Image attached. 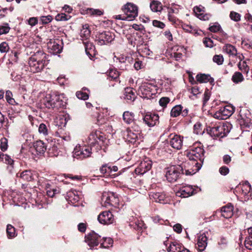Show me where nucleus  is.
I'll return each instance as SVG.
<instances>
[{
  "label": "nucleus",
  "instance_id": "obj_62",
  "mask_svg": "<svg viewBox=\"0 0 252 252\" xmlns=\"http://www.w3.org/2000/svg\"><path fill=\"white\" fill-rule=\"evenodd\" d=\"M153 25L154 26L160 29H163L165 27V24L163 22L158 20H154L153 21Z\"/></svg>",
  "mask_w": 252,
  "mask_h": 252
},
{
  "label": "nucleus",
  "instance_id": "obj_29",
  "mask_svg": "<svg viewBox=\"0 0 252 252\" xmlns=\"http://www.w3.org/2000/svg\"><path fill=\"white\" fill-rule=\"evenodd\" d=\"M124 95L125 99L130 101H133L136 97L135 93L132 90V88H126L125 90Z\"/></svg>",
  "mask_w": 252,
  "mask_h": 252
},
{
  "label": "nucleus",
  "instance_id": "obj_60",
  "mask_svg": "<svg viewBox=\"0 0 252 252\" xmlns=\"http://www.w3.org/2000/svg\"><path fill=\"white\" fill-rule=\"evenodd\" d=\"M109 76L112 79H115L119 77V74L117 70L112 69L109 72Z\"/></svg>",
  "mask_w": 252,
  "mask_h": 252
},
{
  "label": "nucleus",
  "instance_id": "obj_21",
  "mask_svg": "<svg viewBox=\"0 0 252 252\" xmlns=\"http://www.w3.org/2000/svg\"><path fill=\"white\" fill-rule=\"evenodd\" d=\"M65 199L72 204L76 203L79 200L78 191L72 189L69 190L66 193Z\"/></svg>",
  "mask_w": 252,
  "mask_h": 252
},
{
  "label": "nucleus",
  "instance_id": "obj_59",
  "mask_svg": "<svg viewBox=\"0 0 252 252\" xmlns=\"http://www.w3.org/2000/svg\"><path fill=\"white\" fill-rule=\"evenodd\" d=\"M229 172V168L225 166H222L219 169V172L222 175H226L227 174H228Z\"/></svg>",
  "mask_w": 252,
  "mask_h": 252
},
{
  "label": "nucleus",
  "instance_id": "obj_40",
  "mask_svg": "<svg viewBox=\"0 0 252 252\" xmlns=\"http://www.w3.org/2000/svg\"><path fill=\"white\" fill-rule=\"evenodd\" d=\"M203 7H200L199 6H196L194 8L193 11L195 13L196 16L201 20H205L204 17L203 15V13H202L203 11Z\"/></svg>",
  "mask_w": 252,
  "mask_h": 252
},
{
  "label": "nucleus",
  "instance_id": "obj_48",
  "mask_svg": "<svg viewBox=\"0 0 252 252\" xmlns=\"http://www.w3.org/2000/svg\"><path fill=\"white\" fill-rule=\"evenodd\" d=\"M229 16L231 20L235 22H238L241 20V15L234 11H231L230 13Z\"/></svg>",
  "mask_w": 252,
  "mask_h": 252
},
{
  "label": "nucleus",
  "instance_id": "obj_26",
  "mask_svg": "<svg viewBox=\"0 0 252 252\" xmlns=\"http://www.w3.org/2000/svg\"><path fill=\"white\" fill-rule=\"evenodd\" d=\"M223 51L229 56L235 57L237 54V51L235 46L230 44H226L223 47Z\"/></svg>",
  "mask_w": 252,
  "mask_h": 252
},
{
  "label": "nucleus",
  "instance_id": "obj_27",
  "mask_svg": "<svg viewBox=\"0 0 252 252\" xmlns=\"http://www.w3.org/2000/svg\"><path fill=\"white\" fill-rule=\"evenodd\" d=\"M196 79L201 83L210 82L212 84L214 81V79L210 75L205 74H197Z\"/></svg>",
  "mask_w": 252,
  "mask_h": 252
},
{
  "label": "nucleus",
  "instance_id": "obj_51",
  "mask_svg": "<svg viewBox=\"0 0 252 252\" xmlns=\"http://www.w3.org/2000/svg\"><path fill=\"white\" fill-rule=\"evenodd\" d=\"M213 60L218 65H221L223 62V57L221 55H216L214 56Z\"/></svg>",
  "mask_w": 252,
  "mask_h": 252
},
{
  "label": "nucleus",
  "instance_id": "obj_5",
  "mask_svg": "<svg viewBox=\"0 0 252 252\" xmlns=\"http://www.w3.org/2000/svg\"><path fill=\"white\" fill-rule=\"evenodd\" d=\"M156 93L157 86L151 83L143 82L138 89V94L144 98L150 99Z\"/></svg>",
  "mask_w": 252,
  "mask_h": 252
},
{
  "label": "nucleus",
  "instance_id": "obj_37",
  "mask_svg": "<svg viewBox=\"0 0 252 252\" xmlns=\"http://www.w3.org/2000/svg\"><path fill=\"white\" fill-rule=\"evenodd\" d=\"M244 78L242 74L240 72H235L232 77V80L235 83L242 82Z\"/></svg>",
  "mask_w": 252,
  "mask_h": 252
},
{
  "label": "nucleus",
  "instance_id": "obj_58",
  "mask_svg": "<svg viewBox=\"0 0 252 252\" xmlns=\"http://www.w3.org/2000/svg\"><path fill=\"white\" fill-rule=\"evenodd\" d=\"M203 105H204L208 101V100L210 98V92L209 91L208 89H206L204 94H203Z\"/></svg>",
  "mask_w": 252,
  "mask_h": 252
},
{
  "label": "nucleus",
  "instance_id": "obj_31",
  "mask_svg": "<svg viewBox=\"0 0 252 252\" xmlns=\"http://www.w3.org/2000/svg\"><path fill=\"white\" fill-rule=\"evenodd\" d=\"M184 247L182 244L176 241L170 243L168 248V252H181V249Z\"/></svg>",
  "mask_w": 252,
  "mask_h": 252
},
{
  "label": "nucleus",
  "instance_id": "obj_28",
  "mask_svg": "<svg viewBox=\"0 0 252 252\" xmlns=\"http://www.w3.org/2000/svg\"><path fill=\"white\" fill-rule=\"evenodd\" d=\"M33 146L37 154H43L46 150L45 143L41 140L34 142Z\"/></svg>",
  "mask_w": 252,
  "mask_h": 252
},
{
  "label": "nucleus",
  "instance_id": "obj_10",
  "mask_svg": "<svg viewBox=\"0 0 252 252\" xmlns=\"http://www.w3.org/2000/svg\"><path fill=\"white\" fill-rule=\"evenodd\" d=\"M234 111V107L231 105H226L220 107L214 115L215 118L219 120H225L231 116Z\"/></svg>",
  "mask_w": 252,
  "mask_h": 252
},
{
  "label": "nucleus",
  "instance_id": "obj_50",
  "mask_svg": "<svg viewBox=\"0 0 252 252\" xmlns=\"http://www.w3.org/2000/svg\"><path fill=\"white\" fill-rule=\"evenodd\" d=\"M251 189V186L248 182L246 183L243 185L242 191L243 194L245 195L248 194L250 192Z\"/></svg>",
  "mask_w": 252,
  "mask_h": 252
},
{
  "label": "nucleus",
  "instance_id": "obj_42",
  "mask_svg": "<svg viewBox=\"0 0 252 252\" xmlns=\"http://www.w3.org/2000/svg\"><path fill=\"white\" fill-rule=\"evenodd\" d=\"M5 99L7 102L11 105H14L16 102L13 98V94L11 91H7L5 93Z\"/></svg>",
  "mask_w": 252,
  "mask_h": 252
},
{
  "label": "nucleus",
  "instance_id": "obj_7",
  "mask_svg": "<svg viewBox=\"0 0 252 252\" xmlns=\"http://www.w3.org/2000/svg\"><path fill=\"white\" fill-rule=\"evenodd\" d=\"M182 167V174L186 175H192L197 172L201 168V164L198 162H194L189 161H186L182 163L180 165H178Z\"/></svg>",
  "mask_w": 252,
  "mask_h": 252
},
{
  "label": "nucleus",
  "instance_id": "obj_34",
  "mask_svg": "<svg viewBox=\"0 0 252 252\" xmlns=\"http://www.w3.org/2000/svg\"><path fill=\"white\" fill-rule=\"evenodd\" d=\"M38 132L44 136L48 135L50 133L49 126L44 123H41L38 126Z\"/></svg>",
  "mask_w": 252,
  "mask_h": 252
},
{
  "label": "nucleus",
  "instance_id": "obj_56",
  "mask_svg": "<svg viewBox=\"0 0 252 252\" xmlns=\"http://www.w3.org/2000/svg\"><path fill=\"white\" fill-rule=\"evenodd\" d=\"M245 246L249 250H252V237L246 238L245 241Z\"/></svg>",
  "mask_w": 252,
  "mask_h": 252
},
{
  "label": "nucleus",
  "instance_id": "obj_25",
  "mask_svg": "<svg viewBox=\"0 0 252 252\" xmlns=\"http://www.w3.org/2000/svg\"><path fill=\"white\" fill-rule=\"evenodd\" d=\"M86 54L90 58L93 57L94 52V46L93 44L89 41H83Z\"/></svg>",
  "mask_w": 252,
  "mask_h": 252
},
{
  "label": "nucleus",
  "instance_id": "obj_16",
  "mask_svg": "<svg viewBox=\"0 0 252 252\" xmlns=\"http://www.w3.org/2000/svg\"><path fill=\"white\" fill-rule=\"evenodd\" d=\"M196 193L192 186L190 185H186L183 186L180 188L179 190L177 192V196L181 197H188Z\"/></svg>",
  "mask_w": 252,
  "mask_h": 252
},
{
  "label": "nucleus",
  "instance_id": "obj_39",
  "mask_svg": "<svg viewBox=\"0 0 252 252\" xmlns=\"http://www.w3.org/2000/svg\"><path fill=\"white\" fill-rule=\"evenodd\" d=\"M6 233L9 238H14L16 236L15 229L11 224H8L6 227Z\"/></svg>",
  "mask_w": 252,
  "mask_h": 252
},
{
  "label": "nucleus",
  "instance_id": "obj_8",
  "mask_svg": "<svg viewBox=\"0 0 252 252\" xmlns=\"http://www.w3.org/2000/svg\"><path fill=\"white\" fill-rule=\"evenodd\" d=\"M122 10L126 15L127 21H132L138 16V7L132 3H126Z\"/></svg>",
  "mask_w": 252,
  "mask_h": 252
},
{
  "label": "nucleus",
  "instance_id": "obj_2",
  "mask_svg": "<svg viewBox=\"0 0 252 252\" xmlns=\"http://www.w3.org/2000/svg\"><path fill=\"white\" fill-rule=\"evenodd\" d=\"M47 55L42 51L34 53L29 60L30 70L33 73L41 72L46 65Z\"/></svg>",
  "mask_w": 252,
  "mask_h": 252
},
{
  "label": "nucleus",
  "instance_id": "obj_64",
  "mask_svg": "<svg viewBox=\"0 0 252 252\" xmlns=\"http://www.w3.org/2000/svg\"><path fill=\"white\" fill-rule=\"evenodd\" d=\"M168 19L170 22H172L174 24H176L178 20L173 13L171 14L168 13Z\"/></svg>",
  "mask_w": 252,
  "mask_h": 252
},
{
  "label": "nucleus",
  "instance_id": "obj_3",
  "mask_svg": "<svg viewBox=\"0 0 252 252\" xmlns=\"http://www.w3.org/2000/svg\"><path fill=\"white\" fill-rule=\"evenodd\" d=\"M62 98H63V94H47L41 100V103L48 108H59L64 106V101Z\"/></svg>",
  "mask_w": 252,
  "mask_h": 252
},
{
  "label": "nucleus",
  "instance_id": "obj_20",
  "mask_svg": "<svg viewBox=\"0 0 252 252\" xmlns=\"http://www.w3.org/2000/svg\"><path fill=\"white\" fill-rule=\"evenodd\" d=\"M208 238L205 233L200 234L197 239V247L199 252L203 251L207 245Z\"/></svg>",
  "mask_w": 252,
  "mask_h": 252
},
{
  "label": "nucleus",
  "instance_id": "obj_41",
  "mask_svg": "<svg viewBox=\"0 0 252 252\" xmlns=\"http://www.w3.org/2000/svg\"><path fill=\"white\" fill-rule=\"evenodd\" d=\"M87 13L90 15L98 16L102 15L103 12L97 9L88 8L87 9Z\"/></svg>",
  "mask_w": 252,
  "mask_h": 252
},
{
  "label": "nucleus",
  "instance_id": "obj_36",
  "mask_svg": "<svg viewBox=\"0 0 252 252\" xmlns=\"http://www.w3.org/2000/svg\"><path fill=\"white\" fill-rule=\"evenodd\" d=\"M150 8L153 12L160 11L162 9V4L158 1H153L150 4Z\"/></svg>",
  "mask_w": 252,
  "mask_h": 252
},
{
  "label": "nucleus",
  "instance_id": "obj_61",
  "mask_svg": "<svg viewBox=\"0 0 252 252\" xmlns=\"http://www.w3.org/2000/svg\"><path fill=\"white\" fill-rule=\"evenodd\" d=\"M154 199L156 202L163 203L162 201L164 200V196L159 193H156L154 196Z\"/></svg>",
  "mask_w": 252,
  "mask_h": 252
},
{
  "label": "nucleus",
  "instance_id": "obj_33",
  "mask_svg": "<svg viewBox=\"0 0 252 252\" xmlns=\"http://www.w3.org/2000/svg\"><path fill=\"white\" fill-rule=\"evenodd\" d=\"M1 159L4 163L8 165V167L10 168H12L13 167L14 160L9 155L1 154Z\"/></svg>",
  "mask_w": 252,
  "mask_h": 252
},
{
  "label": "nucleus",
  "instance_id": "obj_22",
  "mask_svg": "<svg viewBox=\"0 0 252 252\" xmlns=\"http://www.w3.org/2000/svg\"><path fill=\"white\" fill-rule=\"evenodd\" d=\"M124 134L126 135L127 140L131 143L135 142L140 136V133L132 131L130 128L126 129Z\"/></svg>",
  "mask_w": 252,
  "mask_h": 252
},
{
  "label": "nucleus",
  "instance_id": "obj_18",
  "mask_svg": "<svg viewBox=\"0 0 252 252\" xmlns=\"http://www.w3.org/2000/svg\"><path fill=\"white\" fill-rule=\"evenodd\" d=\"M170 145L177 150L181 149L183 146V137L177 134L170 135Z\"/></svg>",
  "mask_w": 252,
  "mask_h": 252
},
{
  "label": "nucleus",
  "instance_id": "obj_14",
  "mask_svg": "<svg viewBox=\"0 0 252 252\" xmlns=\"http://www.w3.org/2000/svg\"><path fill=\"white\" fill-rule=\"evenodd\" d=\"M100 236L94 231H92L85 237V242L92 249L94 247L97 246L100 243Z\"/></svg>",
  "mask_w": 252,
  "mask_h": 252
},
{
  "label": "nucleus",
  "instance_id": "obj_13",
  "mask_svg": "<svg viewBox=\"0 0 252 252\" xmlns=\"http://www.w3.org/2000/svg\"><path fill=\"white\" fill-rule=\"evenodd\" d=\"M101 199L104 202L105 207L108 205L115 206L119 203L118 198L114 193L112 192L103 193Z\"/></svg>",
  "mask_w": 252,
  "mask_h": 252
},
{
  "label": "nucleus",
  "instance_id": "obj_30",
  "mask_svg": "<svg viewBox=\"0 0 252 252\" xmlns=\"http://www.w3.org/2000/svg\"><path fill=\"white\" fill-rule=\"evenodd\" d=\"M134 114L133 112L125 111L123 114V119L126 124H130L134 121Z\"/></svg>",
  "mask_w": 252,
  "mask_h": 252
},
{
  "label": "nucleus",
  "instance_id": "obj_44",
  "mask_svg": "<svg viewBox=\"0 0 252 252\" xmlns=\"http://www.w3.org/2000/svg\"><path fill=\"white\" fill-rule=\"evenodd\" d=\"M238 67L239 69L242 71L244 73L245 72L248 73L249 72V67L245 61L242 63H239L238 64Z\"/></svg>",
  "mask_w": 252,
  "mask_h": 252
},
{
  "label": "nucleus",
  "instance_id": "obj_23",
  "mask_svg": "<svg viewBox=\"0 0 252 252\" xmlns=\"http://www.w3.org/2000/svg\"><path fill=\"white\" fill-rule=\"evenodd\" d=\"M233 206L229 204L221 208V216L224 218H230L233 215Z\"/></svg>",
  "mask_w": 252,
  "mask_h": 252
},
{
  "label": "nucleus",
  "instance_id": "obj_43",
  "mask_svg": "<svg viewBox=\"0 0 252 252\" xmlns=\"http://www.w3.org/2000/svg\"><path fill=\"white\" fill-rule=\"evenodd\" d=\"M110 166H108L107 164H105L102 165L100 168V171L102 174H106L107 176L110 175Z\"/></svg>",
  "mask_w": 252,
  "mask_h": 252
},
{
  "label": "nucleus",
  "instance_id": "obj_12",
  "mask_svg": "<svg viewBox=\"0 0 252 252\" xmlns=\"http://www.w3.org/2000/svg\"><path fill=\"white\" fill-rule=\"evenodd\" d=\"M114 39V34L112 32H103L96 35L95 41L99 45H103L111 42Z\"/></svg>",
  "mask_w": 252,
  "mask_h": 252
},
{
  "label": "nucleus",
  "instance_id": "obj_46",
  "mask_svg": "<svg viewBox=\"0 0 252 252\" xmlns=\"http://www.w3.org/2000/svg\"><path fill=\"white\" fill-rule=\"evenodd\" d=\"M70 17V16L67 15L64 13H62L57 14L55 17V19L57 21H67L69 19Z\"/></svg>",
  "mask_w": 252,
  "mask_h": 252
},
{
  "label": "nucleus",
  "instance_id": "obj_6",
  "mask_svg": "<svg viewBox=\"0 0 252 252\" xmlns=\"http://www.w3.org/2000/svg\"><path fill=\"white\" fill-rule=\"evenodd\" d=\"M205 151L201 147H193L191 148L187 153V157L191 161L194 162H198L201 164L203 163L204 159Z\"/></svg>",
  "mask_w": 252,
  "mask_h": 252
},
{
  "label": "nucleus",
  "instance_id": "obj_11",
  "mask_svg": "<svg viewBox=\"0 0 252 252\" xmlns=\"http://www.w3.org/2000/svg\"><path fill=\"white\" fill-rule=\"evenodd\" d=\"M47 46L48 51L54 55H56L61 53L62 51L63 43L59 39H50L47 42Z\"/></svg>",
  "mask_w": 252,
  "mask_h": 252
},
{
  "label": "nucleus",
  "instance_id": "obj_53",
  "mask_svg": "<svg viewBox=\"0 0 252 252\" xmlns=\"http://www.w3.org/2000/svg\"><path fill=\"white\" fill-rule=\"evenodd\" d=\"M8 148V140L5 138H1V151L5 152Z\"/></svg>",
  "mask_w": 252,
  "mask_h": 252
},
{
  "label": "nucleus",
  "instance_id": "obj_57",
  "mask_svg": "<svg viewBox=\"0 0 252 252\" xmlns=\"http://www.w3.org/2000/svg\"><path fill=\"white\" fill-rule=\"evenodd\" d=\"M170 99L168 97H163L159 100V104L162 107H165L169 102Z\"/></svg>",
  "mask_w": 252,
  "mask_h": 252
},
{
  "label": "nucleus",
  "instance_id": "obj_35",
  "mask_svg": "<svg viewBox=\"0 0 252 252\" xmlns=\"http://www.w3.org/2000/svg\"><path fill=\"white\" fill-rule=\"evenodd\" d=\"M113 244V240L112 238H103V242L100 243V248L108 249L112 247Z\"/></svg>",
  "mask_w": 252,
  "mask_h": 252
},
{
  "label": "nucleus",
  "instance_id": "obj_55",
  "mask_svg": "<svg viewBox=\"0 0 252 252\" xmlns=\"http://www.w3.org/2000/svg\"><path fill=\"white\" fill-rule=\"evenodd\" d=\"M221 27L220 25L218 23H216L214 25L210 26L209 30L212 32H216L219 31Z\"/></svg>",
  "mask_w": 252,
  "mask_h": 252
},
{
  "label": "nucleus",
  "instance_id": "obj_24",
  "mask_svg": "<svg viewBox=\"0 0 252 252\" xmlns=\"http://www.w3.org/2000/svg\"><path fill=\"white\" fill-rule=\"evenodd\" d=\"M36 176L35 173L32 172L30 170H25L20 173V177L23 180L26 181H31L34 179V177Z\"/></svg>",
  "mask_w": 252,
  "mask_h": 252
},
{
  "label": "nucleus",
  "instance_id": "obj_32",
  "mask_svg": "<svg viewBox=\"0 0 252 252\" xmlns=\"http://www.w3.org/2000/svg\"><path fill=\"white\" fill-rule=\"evenodd\" d=\"M88 28L89 26L88 25H84L80 32V36L83 40H87L90 36L91 31Z\"/></svg>",
  "mask_w": 252,
  "mask_h": 252
},
{
  "label": "nucleus",
  "instance_id": "obj_4",
  "mask_svg": "<svg viewBox=\"0 0 252 252\" xmlns=\"http://www.w3.org/2000/svg\"><path fill=\"white\" fill-rule=\"evenodd\" d=\"M230 124L227 123L214 126H209L207 128V131L212 137H223L230 132Z\"/></svg>",
  "mask_w": 252,
  "mask_h": 252
},
{
  "label": "nucleus",
  "instance_id": "obj_1",
  "mask_svg": "<svg viewBox=\"0 0 252 252\" xmlns=\"http://www.w3.org/2000/svg\"><path fill=\"white\" fill-rule=\"evenodd\" d=\"M88 138L89 143L90 146H76L72 153L73 158L83 159L91 156L92 146L97 144L98 137L95 133H93L89 135Z\"/></svg>",
  "mask_w": 252,
  "mask_h": 252
},
{
  "label": "nucleus",
  "instance_id": "obj_49",
  "mask_svg": "<svg viewBox=\"0 0 252 252\" xmlns=\"http://www.w3.org/2000/svg\"><path fill=\"white\" fill-rule=\"evenodd\" d=\"M180 6L175 4L172 5L171 7L168 8V13L173 14H178L179 11Z\"/></svg>",
  "mask_w": 252,
  "mask_h": 252
},
{
  "label": "nucleus",
  "instance_id": "obj_17",
  "mask_svg": "<svg viewBox=\"0 0 252 252\" xmlns=\"http://www.w3.org/2000/svg\"><path fill=\"white\" fill-rule=\"evenodd\" d=\"M97 220L102 224H108L113 222L114 217L111 212L104 211L98 215Z\"/></svg>",
  "mask_w": 252,
  "mask_h": 252
},
{
  "label": "nucleus",
  "instance_id": "obj_38",
  "mask_svg": "<svg viewBox=\"0 0 252 252\" xmlns=\"http://www.w3.org/2000/svg\"><path fill=\"white\" fill-rule=\"evenodd\" d=\"M182 107L180 105L174 106L171 111L170 114L172 117H176L178 116L182 112Z\"/></svg>",
  "mask_w": 252,
  "mask_h": 252
},
{
  "label": "nucleus",
  "instance_id": "obj_45",
  "mask_svg": "<svg viewBox=\"0 0 252 252\" xmlns=\"http://www.w3.org/2000/svg\"><path fill=\"white\" fill-rule=\"evenodd\" d=\"M193 131L196 134H203V131L202 130V125L200 123H197L194 125Z\"/></svg>",
  "mask_w": 252,
  "mask_h": 252
},
{
  "label": "nucleus",
  "instance_id": "obj_63",
  "mask_svg": "<svg viewBox=\"0 0 252 252\" xmlns=\"http://www.w3.org/2000/svg\"><path fill=\"white\" fill-rule=\"evenodd\" d=\"M9 47L8 43L6 42L1 43V53L7 52L9 51Z\"/></svg>",
  "mask_w": 252,
  "mask_h": 252
},
{
  "label": "nucleus",
  "instance_id": "obj_9",
  "mask_svg": "<svg viewBox=\"0 0 252 252\" xmlns=\"http://www.w3.org/2000/svg\"><path fill=\"white\" fill-rule=\"evenodd\" d=\"M182 168L180 166L172 165L166 169V177L169 182H174L177 180L182 174Z\"/></svg>",
  "mask_w": 252,
  "mask_h": 252
},
{
  "label": "nucleus",
  "instance_id": "obj_52",
  "mask_svg": "<svg viewBox=\"0 0 252 252\" xmlns=\"http://www.w3.org/2000/svg\"><path fill=\"white\" fill-rule=\"evenodd\" d=\"M76 95L79 99L82 100H86L89 98V95L86 92L78 91L76 92Z\"/></svg>",
  "mask_w": 252,
  "mask_h": 252
},
{
  "label": "nucleus",
  "instance_id": "obj_15",
  "mask_svg": "<svg viewBox=\"0 0 252 252\" xmlns=\"http://www.w3.org/2000/svg\"><path fill=\"white\" fill-rule=\"evenodd\" d=\"M152 161L148 159L141 162L135 169V172L137 175H143L152 167Z\"/></svg>",
  "mask_w": 252,
  "mask_h": 252
},
{
  "label": "nucleus",
  "instance_id": "obj_19",
  "mask_svg": "<svg viewBox=\"0 0 252 252\" xmlns=\"http://www.w3.org/2000/svg\"><path fill=\"white\" fill-rule=\"evenodd\" d=\"M159 117L156 114L147 113L143 117L144 122L150 127L154 126L158 123Z\"/></svg>",
  "mask_w": 252,
  "mask_h": 252
},
{
  "label": "nucleus",
  "instance_id": "obj_54",
  "mask_svg": "<svg viewBox=\"0 0 252 252\" xmlns=\"http://www.w3.org/2000/svg\"><path fill=\"white\" fill-rule=\"evenodd\" d=\"M10 29L8 24L3 23L1 25V34L7 33Z\"/></svg>",
  "mask_w": 252,
  "mask_h": 252
},
{
  "label": "nucleus",
  "instance_id": "obj_47",
  "mask_svg": "<svg viewBox=\"0 0 252 252\" xmlns=\"http://www.w3.org/2000/svg\"><path fill=\"white\" fill-rule=\"evenodd\" d=\"M53 18L52 17L51 15H48V16H42L40 17V22H41L42 24L45 25L51 22Z\"/></svg>",
  "mask_w": 252,
  "mask_h": 252
}]
</instances>
